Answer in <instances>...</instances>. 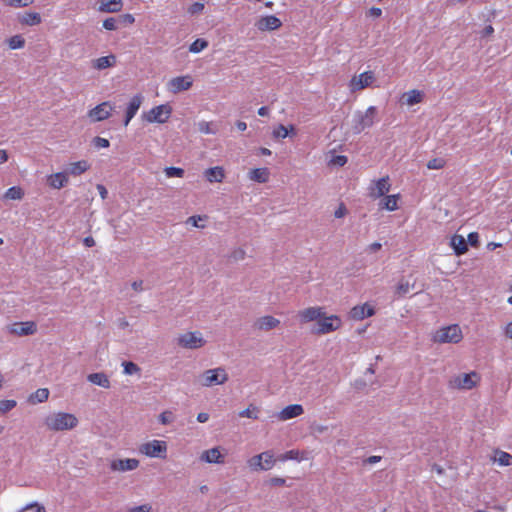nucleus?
Instances as JSON below:
<instances>
[{"mask_svg": "<svg viewBox=\"0 0 512 512\" xmlns=\"http://www.w3.org/2000/svg\"><path fill=\"white\" fill-rule=\"evenodd\" d=\"M495 461L498 462V464L501 466H511L512 455L504 451H497Z\"/></svg>", "mask_w": 512, "mask_h": 512, "instance_id": "38", "label": "nucleus"}, {"mask_svg": "<svg viewBox=\"0 0 512 512\" xmlns=\"http://www.w3.org/2000/svg\"><path fill=\"white\" fill-rule=\"evenodd\" d=\"M374 314L375 309L369 303L354 306L349 312L350 318L357 321L363 320L367 317H371Z\"/></svg>", "mask_w": 512, "mask_h": 512, "instance_id": "18", "label": "nucleus"}, {"mask_svg": "<svg viewBox=\"0 0 512 512\" xmlns=\"http://www.w3.org/2000/svg\"><path fill=\"white\" fill-rule=\"evenodd\" d=\"M245 255V251L243 249L235 250L232 254V257L236 260L243 259Z\"/></svg>", "mask_w": 512, "mask_h": 512, "instance_id": "63", "label": "nucleus"}, {"mask_svg": "<svg viewBox=\"0 0 512 512\" xmlns=\"http://www.w3.org/2000/svg\"><path fill=\"white\" fill-rule=\"evenodd\" d=\"M94 145L97 147V148H108L109 145H110V142L108 139L106 138H102V137H95L94 138Z\"/></svg>", "mask_w": 512, "mask_h": 512, "instance_id": "51", "label": "nucleus"}, {"mask_svg": "<svg viewBox=\"0 0 512 512\" xmlns=\"http://www.w3.org/2000/svg\"><path fill=\"white\" fill-rule=\"evenodd\" d=\"M97 190H98V192H99V194H100V196H101V198H102L103 200L107 198L108 191H107V189L105 188V186H104V185H102V184H98V185H97Z\"/></svg>", "mask_w": 512, "mask_h": 512, "instance_id": "61", "label": "nucleus"}, {"mask_svg": "<svg viewBox=\"0 0 512 512\" xmlns=\"http://www.w3.org/2000/svg\"><path fill=\"white\" fill-rule=\"evenodd\" d=\"M332 162L338 166H344L347 163V157L344 155H337L332 159Z\"/></svg>", "mask_w": 512, "mask_h": 512, "instance_id": "56", "label": "nucleus"}, {"mask_svg": "<svg viewBox=\"0 0 512 512\" xmlns=\"http://www.w3.org/2000/svg\"><path fill=\"white\" fill-rule=\"evenodd\" d=\"M122 0H101L100 11L103 12H119L122 9Z\"/></svg>", "mask_w": 512, "mask_h": 512, "instance_id": "30", "label": "nucleus"}, {"mask_svg": "<svg viewBox=\"0 0 512 512\" xmlns=\"http://www.w3.org/2000/svg\"><path fill=\"white\" fill-rule=\"evenodd\" d=\"M193 79L190 75L177 76L172 78L168 84V90L174 94L186 91L192 87Z\"/></svg>", "mask_w": 512, "mask_h": 512, "instance_id": "16", "label": "nucleus"}, {"mask_svg": "<svg viewBox=\"0 0 512 512\" xmlns=\"http://www.w3.org/2000/svg\"><path fill=\"white\" fill-rule=\"evenodd\" d=\"M375 81V74L373 71H365L359 75H354L349 81V89L351 92L363 90L372 85Z\"/></svg>", "mask_w": 512, "mask_h": 512, "instance_id": "12", "label": "nucleus"}, {"mask_svg": "<svg viewBox=\"0 0 512 512\" xmlns=\"http://www.w3.org/2000/svg\"><path fill=\"white\" fill-rule=\"evenodd\" d=\"M208 46V42L204 39H196L189 47L192 53H199Z\"/></svg>", "mask_w": 512, "mask_h": 512, "instance_id": "41", "label": "nucleus"}, {"mask_svg": "<svg viewBox=\"0 0 512 512\" xmlns=\"http://www.w3.org/2000/svg\"><path fill=\"white\" fill-rule=\"evenodd\" d=\"M259 409L257 406L250 404L246 409L239 412V416L242 418L258 419Z\"/></svg>", "mask_w": 512, "mask_h": 512, "instance_id": "40", "label": "nucleus"}, {"mask_svg": "<svg viewBox=\"0 0 512 512\" xmlns=\"http://www.w3.org/2000/svg\"><path fill=\"white\" fill-rule=\"evenodd\" d=\"M139 452L147 457L165 459L167 443L162 440H151L140 445Z\"/></svg>", "mask_w": 512, "mask_h": 512, "instance_id": "5", "label": "nucleus"}, {"mask_svg": "<svg viewBox=\"0 0 512 512\" xmlns=\"http://www.w3.org/2000/svg\"><path fill=\"white\" fill-rule=\"evenodd\" d=\"M228 381V374L224 368L209 369L200 376V384L204 387L222 385Z\"/></svg>", "mask_w": 512, "mask_h": 512, "instance_id": "6", "label": "nucleus"}, {"mask_svg": "<svg viewBox=\"0 0 512 512\" xmlns=\"http://www.w3.org/2000/svg\"><path fill=\"white\" fill-rule=\"evenodd\" d=\"M177 343L179 346L186 349H197L204 346L206 341L203 339L200 332L194 331L181 334L177 339Z\"/></svg>", "mask_w": 512, "mask_h": 512, "instance_id": "11", "label": "nucleus"}, {"mask_svg": "<svg viewBox=\"0 0 512 512\" xmlns=\"http://www.w3.org/2000/svg\"><path fill=\"white\" fill-rule=\"evenodd\" d=\"M115 106L109 101H104L88 111V117L92 122H100L108 119Z\"/></svg>", "mask_w": 512, "mask_h": 512, "instance_id": "13", "label": "nucleus"}, {"mask_svg": "<svg viewBox=\"0 0 512 512\" xmlns=\"http://www.w3.org/2000/svg\"><path fill=\"white\" fill-rule=\"evenodd\" d=\"M401 195L399 193L386 195L379 202V208L387 211H395L399 208Z\"/></svg>", "mask_w": 512, "mask_h": 512, "instance_id": "25", "label": "nucleus"}, {"mask_svg": "<svg viewBox=\"0 0 512 512\" xmlns=\"http://www.w3.org/2000/svg\"><path fill=\"white\" fill-rule=\"evenodd\" d=\"M203 218L201 216H191L188 218V222L191 223L194 227L203 228L204 225L199 224V221H202Z\"/></svg>", "mask_w": 512, "mask_h": 512, "instance_id": "57", "label": "nucleus"}, {"mask_svg": "<svg viewBox=\"0 0 512 512\" xmlns=\"http://www.w3.org/2000/svg\"><path fill=\"white\" fill-rule=\"evenodd\" d=\"M451 244L457 255H462L467 252L468 247L463 236L455 235L451 240Z\"/></svg>", "mask_w": 512, "mask_h": 512, "instance_id": "35", "label": "nucleus"}, {"mask_svg": "<svg viewBox=\"0 0 512 512\" xmlns=\"http://www.w3.org/2000/svg\"><path fill=\"white\" fill-rule=\"evenodd\" d=\"M142 102L143 96L141 94L134 95L131 98L125 112L124 126H127L130 123L132 118L136 115L137 111L139 110Z\"/></svg>", "mask_w": 512, "mask_h": 512, "instance_id": "20", "label": "nucleus"}, {"mask_svg": "<svg viewBox=\"0 0 512 512\" xmlns=\"http://www.w3.org/2000/svg\"><path fill=\"white\" fill-rule=\"evenodd\" d=\"M116 63V57L114 55L102 56L94 61V68L103 70L108 67L114 66Z\"/></svg>", "mask_w": 512, "mask_h": 512, "instance_id": "33", "label": "nucleus"}, {"mask_svg": "<svg viewBox=\"0 0 512 512\" xmlns=\"http://www.w3.org/2000/svg\"><path fill=\"white\" fill-rule=\"evenodd\" d=\"M88 381L97 385V386H100V387H103V388H109L110 387V380L109 378L107 377L106 374L102 373V372H97V373H92V374H89L88 377H87Z\"/></svg>", "mask_w": 512, "mask_h": 512, "instance_id": "31", "label": "nucleus"}, {"mask_svg": "<svg viewBox=\"0 0 512 512\" xmlns=\"http://www.w3.org/2000/svg\"><path fill=\"white\" fill-rule=\"evenodd\" d=\"M83 243L86 247H93L95 245V240L92 236H87L84 238Z\"/></svg>", "mask_w": 512, "mask_h": 512, "instance_id": "64", "label": "nucleus"}, {"mask_svg": "<svg viewBox=\"0 0 512 512\" xmlns=\"http://www.w3.org/2000/svg\"><path fill=\"white\" fill-rule=\"evenodd\" d=\"M480 375L472 371L470 373L459 374L449 381V386L454 389L470 390L478 385Z\"/></svg>", "mask_w": 512, "mask_h": 512, "instance_id": "4", "label": "nucleus"}, {"mask_svg": "<svg viewBox=\"0 0 512 512\" xmlns=\"http://www.w3.org/2000/svg\"><path fill=\"white\" fill-rule=\"evenodd\" d=\"M308 459V453L306 451H300L297 449H292L289 451H286L285 453L281 454L278 457L279 461L285 462L288 460H296V461H303Z\"/></svg>", "mask_w": 512, "mask_h": 512, "instance_id": "27", "label": "nucleus"}, {"mask_svg": "<svg viewBox=\"0 0 512 512\" xmlns=\"http://www.w3.org/2000/svg\"><path fill=\"white\" fill-rule=\"evenodd\" d=\"M198 129L203 134H215L217 132V130L213 128V123L207 121L199 122Z\"/></svg>", "mask_w": 512, "mask_h": 512, "instance_id": "44", "label": "nucleus"}, {"mask_svg": "<svg viewBox=\"0 0 512 512\" xmlns=\"http://www.w3.org/2000/svg\"><path fill=\"white\" fill-rule=\"evenodd\" d=\"M446 161L443 158H433L427 162V168L431 170H439L444 168Z\"/></svg>", "mask_w": 512, "mask_h": 512, "instance_id": "45", "label": "nucleus"}, {"mask_svg": "<svg viewBox=\"0 0 512 512\" xmlns=\"http://www.w3.org/2000/svg\"><path fill=\"white\" fill-rule=\"evenodd\" d=\"M7 331L16 336H27L32 335L37 331L35 322H15L7 326Z\"/></svg>", "mask_w": 512, "mask_h": 512, "instance_id": "15", "label": "nucleus"}, {"mask_svg": "<svg viewBox=\"0 0 512 512\" xmlns=\"http://www.w3.org/2000/svg\"><path fill=\"white\" fill-rule=\"evenodd\" d=\"M68 182H69V177H68V173L66 171L53 173L47 177L48 185L51 188L57 189V190L65 187L68 184Z\"/></svg>", "mask_w": 512, "mask_h": 512, "instance_id": "23", "label": "nucleus"}, {"mask_svg": "<svg viewBox=\"0 0 512 512\" xmlns=\"http://www.w3.org/2000/svg\"><path fill=\"white\" fill-rule=\"evenodd\" d=\"M116 23H117L116 20L114 18L110 17L103 21V27L106 30H115L117 28Z\"/></svg>", "mask_w": 512, "mask_h": 512, "instance_id": "52", "label": "nucleus"}, {"mask_svg": "<svg viewBox=\"0 0 512 512\" xmlns=\"http://www.w3.org/2000/svg\"><path fill=\"white\" fill-rule=\"evenodd\" d=\"M139 466V461L134 458L118 459L111 463V469L113 471H131L135 470Z\"/></svg>", "mask_w": 512, "mask_h": 512, "instance_id": "22", "label": "nucleus"}, {"mask_svg": "<svg viewBox=\"0 0 512 512\" xmlns=\"http://www.w3.org/2000/svg\"><path fill=\"white\" fill-rule=\"evenodd\" d=\"M203 9H204V4L196 2L190 6L189 12L191 14H195V13L201 12Z\"/></svg>", "mask_w": 512, "mask_h": 512, "instance_id": "58", "label": "nucleus"}, {"mask_svg": "<svg viewBox=\"0 0 512 512\" xmlns=\"http://www.w3.org/2000/svg\"><path fill=\"white\" fill-rule=\"evenodd\" d=\"M172 113V108L168 104H162L153 107L148 112L143 113L142 117L149 123L163 124L168 121Z\"/></svg>", "mask_w": 512, "mask_h": 512, "instance_id": "7", "label": "nucleus"}, {"mask_svg": "<svg viewBox=\"0 0 512 512\" xmlns=\"http://www.w3.org/2000/svg\"><path fill=\"white\" fill-rule=\"evenodd\" d=\"M254 325L258 330L269 331L277 328L280 325V320L273 316L266 315L258 318Z\"/></svg>", "mask_w": 512, "mask_h": 512, "instance_id": "24", "label": "nucleus"}, {"mask_svg": "<svg viewBox=\"0 0 512 512\" xmlns=\"http://www.w3.org/2000/svg\"><path fill=\"white\" fill-rule=\"evenodd\" d=\"M4 2L7 6L20 8L32 4L33 0H4Z\"/></svg>", "mask_w": 512, "mask_h": 512, "instance_id": "48", "label": "nucleus"}, {"mask_svg": "<svg viewBox=\"0 0 512 512\" xmlns=\"http://www.w3.org/2000/svg\"><path fill=\"white\" fill-rule=\"evenodd\" d=\"M200 460L209 464H223L225 462L224 455L221 453L219 447L203 451L200 455Z\"/></svg>", "mask_w": 512, "mask_h": 512, "instance_id": "19", "label": "nucleus"}, {"mask_svg": "<svg viewBox=\"0 0 512 512\" xmlns=\"http://www.w3.org/2000/svg\"><path fill=\"white\" fill-rule=\"evenodd\" d=\"M381 248H382V244H381V243H379V242H374V243L370 244V245L368 246V248H367V249H368L370 252H377V251H379Z\"/></svg>", "mask_w": 512, "mask_h": 512, "instance_id": "62", "label": "nucleus"}, {"mask_svg": "<svg viewBox=\"0 0 512 512\" xmlns=\"http://www.w3.org/2000/svg\"><path fill=\"white\" fill-rule=\"evenodd\" d=\"M167 177H183L184 175V169L179 167H167L164 170Z\"/></svg>", "mask_w": 512, "mask_h": 512, "instance_id": "47", "label": "nucleus"}, {"mask_svg": "<svg viewBox=\"0 0 512 512\" xmlns=\"http://www.w3.org/2000/svg\"><path fill=\"white\" fill-rule=\"evenodd\" d=\"M129 512H151V506L148 504L133 507Z\"/></svg>", "mask_w": 512, "mask_h": 512, "instance_id": "55", "label": "nucleus"}, {"mask_svg": "<svg viewBox=\"0 0 512 512\" xmlns=\"http://www.w3.org/2000/svg\"><path fill=\"white\" fill-rule=\"evenodd\" d=\"M347 214V209H346V206L341 203L338 208L335 210L334 212V216L336 218H342L344 217L345 215Z\"/></svg>", "mask_w": 512, "mask_h": 512, "instance_id": "53", "label": "nucleus"}, {"mask_svg": "<svg viewBox=\"0 0 512 512\" xmlns=\"http://www.w3.org/2000/svg\"><path fill=\"white\" fill-rule=\"evenodd\" d=\"M247 463L253 471L270 470L275 465V459L271 451H265L251 457Z\"/></svg>", "mask_w": 512, "mask_h": 512, "instance_id": "10", "label": "nucleus"}, {"mask_svg": "<svg viewBox=\"0 0 512 512\" xmlns=\"http://www.w3.org/2000/svg\"><path fill=\"white\" fill-rule=\"evenodd\" d=\"M24 196V191L19 186H13L7 189L4 197L10 200H21Z\"/></svg>", "mask_w": 512, "mask_h": 512, "instance_id": "37", "label": "nucleus"}, {"mask_svg": "<svg viewBox=\"0 0 512 512\" xmlns=\"http://www.w3.org/2000/svg\"><path fill=\"white\" fill-rule=\"evenodd\" d=\"M503 331L505 337L512 340V321L506 324Z\"/></svg>", "mask_w": 512, "mask_h": 512, "instance_id": "60", "label": "nucleus"}, {"mask_svg": "<svg viewBox=\"0 0 512 512\" xmlns=\"http://www.w3.org/2000/svg\"><path fill=\"white\" fill-rule=\"evenodd\" d=\"M49 394L47 388H39L29 396L28 402L31 404L43 403L48 400Z\"/></svg>", "mask_w": 512, "mask_h": 512, "instance_id": "32", "label": "nucleus"}, {"mask_svg": "<svg viewBox=\"0 0 512 512\" xmlns=\"http://www.w3.org/2000/svg\"><path fill=\"white\" fill-rule=\"evenodd\" d=\"M391 189V180L388 175L372 180L368 186V196L373 199L383 198Z\"/></svg>", "mask_w": 512, "mask_h": 512, "instance_id": "9", "label": "nucleus"}, {"mask_svg": "<svg viewBox=\"0 0 512 512\" xmlns=\"http://www.w3.org/2000/svg\"><path fill=\"white\" fill-rule=\"evenodd\" d=\"M304 409L300 404H291L283 408L277 415V418L281 421H286L302 415Z\"/></svg>", "mask_w": 512, "mask_h": 512, "instance_id": "21", "label": "nucleus"}, {"mask_svg": "<svg viewBox=\"0 0 512 512\" xmlns=\"http://www.w3.org/2000/svg\"><path fill=\"white\" fill-rule=\"evenodd\" d=\"M381 15H382V10H381V8H378V7H371L367 11V16H369V17L379 18Z\"/></svg>", "mask_w": 512, "mask_h": 512, "instance_id": "54", "label": "nucleus"}, {"mask_svg": "<svg viewBox=\"0 0 512 512\" xmlns=\"http://www.w3.org/2000/svg\"><path fill=\"white\" fill-rule=\"evenodd\" d=\"M17 405L15 400H0V414H5L15 408Z\"/></svg>", "mask_w": 512, "mask_h": 512, "instance_id": "46", "label": "nucleus"}, {"mask_svg": "<svg viewBox=\"0 0 512 512\" xmlns=\"http://www.w3.org/2000/svg\"><path fill=\"white\" fill-rule=\"evenodd\" d=\"M282 26L281 20L274 15H267L261 17L256 22V27L260 31H273L277 30Z\"/></svg>", "mask_w": 512, "mask_h": 512, "instance_id": "17", "label": "nucleus"}, {"mask_svg": "<svg viewBox=\"0 0 512 512\" xmlns=\"http://www.w3.org/2000/svg\"><path fill=\"white\" fill-rule=\"evenodd\" d=\"M323 314H325V309L323 307L311 306L299 310L297 312V318L300 324H308L310 322L318 323L319 318H321Z\"/></svg>", "mask_w": 512, "mask_h": 512, "instance_id": "14", "label": "nucleus"}, {"mask_svg": "<svg viewBox=\"0 0 512 512\" xmlns=\"http://www.w3.org/2000/svg\"><path fill=\"white\" fill-rule=\"evenodd\" d=\"M24 44H25V40L20 35L12 36L8 40V45H9L10 49H13V50L22 48L24 46Z\"/></svg>", "mask_w": 512, "mask_h": 512, "instance_id": "43", "label": "nucleus"}, {"mask_svg": "<svg viewBox=\"0 0 512 512\" xmlns=\"http://www.w3.org/2000/svg\"><path fill=\"white\" fill-rule=\"evenodd\" d=\"M123 366H124V373L128 374V375L137 373L140 370V368L133 362H124Z\"/></svg>", "mask_w": 512, "mask_h": 512, "instance_id": "49", "label": "nucleus"}, {"mask_svg": "<svg viewBox=\"0 0 512 512\" xmlns=\"http://www.w3.org/2000/svg\"><path fill=\"white\" fill-rule=\"evenodd\" d=\"M90 164L86 160H80L77 162H73L69 165L67 169L68 176H79L89 170Z\"/></svg>", "mask_w": 512, "mask_h": 512, "instance_id": "29", "label": "nucleus"}, {"mask_svg": "<svg viewBox=\"0 0 512 512\" xmlns=\"http://www.w3.org/2000/svg\"><path fill=\"white\" fill-rule=\"evenodd\" d=\"M20 22L29 26L38 25L41 23V16L37 12H27L21 17Z\"/></svg>", "mask_w": 512, "mask_h": 512, "instance_id": "36", "label": "nucleus"}, {"mask_svg": "<svg viewBox=\"0 0 512 512\" xmlns=\"http://www.w3.org/2000/svg\"><path fill=\"white\" fill-rule=\"evenodd\" d=\"M377 116V108L375 106H369L365 112H359L355 116L354 131L361 133L367 128L373 126L375 118Z\"/></svg>", "mask_w": 512, "mask_h": 512, "instance_id": "8", "label": "nucleus"}, {"mask_svg": "<svg viewBox=\"0 0 512 512\" xmlns=\"http://www.w3.org/2000/svg\"><path fill=\"white\" fill-rule=\"evenodd\" d=\"M272 136L275 139H284L287 136H289V130L286 126L280 124L277 127H275L272 131Z\"/></svg>", "mask_w": 512, "mask_h": 512, "instance_id": "42", "label": "nucleus"}, {"mask_svg": "<svg viewBox=\"0 0 512 512\" xmlns=\"http://www.w3.org/2000/svg\"><path fill=\"white\" fill-rule=\"evenodd\" d=\"M78 418L67 412H55L44 419V425L49 431L58 432L72 430L78 425Z\"/></svg>", "mask_w": 512, "mask_h": 512, "instance_id": "1", "label": "nucleus"}, {"mask_svg": "<svg viewBox=\"0 0 512 512\" xmlns=\"http://www.w3.org/2000/svg\"><path fill=\"white\" fill-rule=\"evenodd\" d=\"M462 338V330L457 324L442 327L434 335V340L439 343H459Z\"/></svg>", "mask_w": 512, "mask_h": 512, "instance_id": "2", "label": "nucleus"}, {"mask_svg": "<svg viewBox=\"0 0 512 512\" xmlns=\"http://www.w3.org/2000/svg\"><path fill=\"white\" fill-rule=\"evenodd\" d=\"M161 424L166 425L173 421V413L171 411H164L159 416Z\"/></svg>", "mask_w": 512, "mask_h": 512, "instance_id": "50", "label": "nucleus"}, {"mask_svg": "<svg viewBox=\"0 0 512 512\" xmlns=\"http://www.w3.org/2000/svg\"><path fill=\"white\" fill-rule=\"evenodd\" d=\"M478 239H479V236H478V233H476V232H472L468 235V241L471 246H477Z\"/></svg>", "mask_w": 512, "mask_h": 512, "instance_id": "59", "label": "nucleus"}, {"mask_svg": "<svg viewBox=\"0 0 512 512\" xmlns=\"http://www.w3.org/2000/svg\"><path fill=\"white\" fill-rule=\"evenodd\" d=\"M270 172L266 167L263 168H255L249 172V179L258 182V183H266L269 180Z\"/></svg>", "mask_w": 512, "mask_h": 512, "instance_id": "28", "label": "nucleus"}, {"mask_svg": "<svg viewBox=\"0 0 512 512\" xmlns=\"http://www.w3.org/2000/svg\"><path fill=\"white\" fill-rule=\"evenodd\" d=\"M206 180L210 183L218 182L221 183L225 178V171L221 166H215L208 168L204 172Z\"/></svg>", "mask_w": 512, "mask_h": 512, "instance_id": "26", "label": "nucleus"}, {"mask_svg": "<svg viewBox=\"0 0 512 512\" xmlns=\"http://www.w3.org/2000/svg\"><path fill=\"white\" fill-rule=\"evenodd\" d=\"M342 326V320L337 315H329L326 313L319 318L318 323H316L313 333L317 335H325L331 332H334L340 329Z\"/></svg>", "mask_w": 512, "mask_h": 512, "instance_id": "3", "label": "nucleus"}, {"mask_svg": "<svg viewBox=\"0 0 512 512\" xmlns=\"http://www.w3.org/2000/svg\"><path fill=\"white\" fill-rule=\"evenodd\" d=\"M403 97L405 98V103L407 105L413 106L415 104L422 102L423 93L419 90L413 89L405 93Z\"/></svg>", "mask_w": 512, "mask_h": 512, "instance_id": "34", "label": "nucleus"}, {"mask_svg": "<svg viewBox=\"0 0 512 512\" xmlns=\"http://www.w3.org/2000/svg\"><path fill=\"white\" fill-rule=\"evenodd\" d=\"M413 288V285H411L406 280H400L395 288V293L398 297L405 296L411 289Z\"/></svg>", "mask_w": 512, "mask_h": 512, "instance_id": "39", "label": "nucleus"}]
</instances>
